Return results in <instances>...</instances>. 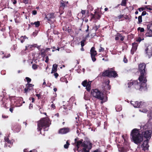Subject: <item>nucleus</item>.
Instances as JSON below:
<instances>
[{"mask_svg":"<svg viewBox=\"0 0 152 152\" xmlns=\"http://www.w3.org/2000/svg\"><path fill=\"white\" fill-rule=\"evenodd\" d=\"M37 130L42 134L41 130L42 128L44 131H48V128L51 124L49 118L47 117L43 118L37 121Z\"/></svg>","mask_w":152,"mask_h":152,"instance_id":"f257e3e1","label":"nucleus"},{"mask_svg":"<svg viewBox=\"0 0 152 152\" xmlns=\"http://www.w3.org/2000/svg\"><path fill=\"white\" fill-rule=\"evenodd\" d=\"M130 135L132 140L136 144L138 145L143 141V137L140 133L139 129H133L131 132Z\"/></svg>","mask_w":152,"mask_h":152,"instance_id":"f03ea898","label":"nucleus"},{"mask_svg":"<svg viewBox=\"0 0 152 152\" xmlns=\"http://www.w3.org/2000/svg\"><path fill=\"white\" fill-rule=\"evenodd\" d=\"M91 94L95 98L102 101L101 103L104 102L107 100V97L97 89H92Z\"/></svg>","mask_w":152,"mask_h":152,"instance_id":"7ed1b4c3","label":"nucleus"},{"mask_svg":"<svg viewBox=\"0 0 152 152\" xmlns=\"http://www.w3.org/2000/svg\"><path fill=\"white\" fill-rule=\"evenodd\" d=\"M139 81L140 82L138 83L137 80V83H135L134 86L136 89L142 91L143 88L146 86V83L147 80L146 78L145 77L144 78H143L141 81Z\"/></svg>","mask_w":152,"mask_h":152,"instance_id":"20e7f679","label":"nucleus"},{"mask_svg":"<svg viewBox=\"0 0 152 152\" xmlns=\"http://www.w3.org/2000/svg\"><path fill=\"white\" fill-rule=\"evenodd\" d=\"M139 71L140 73V75L138 78L139 80L141 81L143 78H144L145 75L146 74L145 69L146 65L144 63H141L139 65Z\"/></svg>","mask_w":152,"mask_h":152,"instance_id":"39448f33","label":"nucleus"},{"mask_svg":"<svg viewBox=\"0 0 152 152\" xmlns=\"http://www.w3.org/2000/svg\"><path fill=\"white\" fill-rule=\"evenodd\" d=\"M81 147H83L80 152H89L92 148V144L90 142L84 141L82 142Z\"/></svg>","mask_w":152,"mask_h":152,"instance_id":"423d86ee","label":"nucleus"},{"mask_svg":"<svg viewBox=\"0 0 152 152\" xmlns=\"http://www.w3.org/2000/svg\"><path fill=\"white\" fill-rule=\"evenodd\" d=\"M0 102L1 107L7 109L8 108V106L11 104L10 101L9 99H6L4 98H2Z\"/></svg>","mask_w":152,"mask_h":152,"instance_id":"0eeeda50","label":"nucleus"},{"mask_svg":"<svg viewBox=\"0 0 152 152\" xmlns=\"http://www.w3.org/2000/svg\"><path fill=\"white\" fill-rule=\"evenodd\" d=\"M69 2L68 1H64L63 0H61L60 1V7L59 10L61 13H63L64 11V9L66 7H68Z\"/></svg>","mask_w":152,"mask_h":152,"instance_id":"6e6552de","label":"nucleus"},{"mask_svg":"<svg viewBox=\"0 0 152 152\" xmlns=\"http://www.w3.org/2000/svg\"><path fill=\"white\" fill-rule=\"evenodd\" d=\"M91 56L93 62H95L96 60L95 56H96L97 54V51L95 50V48L94 47H93L91 49L90 51Z\"/></svg>","mask_w":152,"mask_h":152,"instance_id":"1a4fd4ad","label":"nucleus"},{"mask_svg":"<svg viewBox=\"0 0 152 152\" xmlns=\"http://www.w3.org/2000/svg\"><path fill=\"white\" fill-rule=\"evenodd\" d=\"M83 86L84 87H86V89L87 91H89L91 89V82H88L87 80H85L82 82L81 83Z\"/></svg>","mask_w":152,"mask_h":152,"instance_id":"9d476101","label":"nucleus"},{"mask_svg":"<svg viewBox=\"0 0 152 152\" xmlns=\"http://www.w3.org/2000/svg\"><path fill=\"white\" fill-rule=\"evenodd\" d=\"M34 85L32 84L27 83L26 85V88L24 89V93L26 94L28 92L32 90L33 89Z\"/></svg>","mask_w":152,"mask_h":152,"instance_id":"9b49d317","label":"nucleus"},{"mask_svg":"<svg viewBox=\"0 0 152 152\" xmlns=\"http://www.w3.org/2000/svg\"><path fill=\"white\" fill-rule=\"evenodd\" d=\"M142 134L145 138L149 140L151 137L152 132L151 130H147L143 131Z\"/></svg>","mask_w":152,"mask_h":152,"instance_id":"f8f14e48","label":"nucleus"},{"mask_svg":"<svg viewBox=\"0 0 152 152\" xmlns=\"http://www.w3.org/2000/svg\"><path fill=\"white\" fill-rule=\"evenodd\" d=\"M147 28L148 29L147 32L145 33L146 36H152V23L149 24L147 26Z\"/></svg>","mask_w":152,"mask_h":152,"instance_id":"ddd939ff","label":"nucleus"},{"mask_svg":"<svg viewBox=\"0 0 152 152\" xmlns=\"http://www.w3.org/2000/svg\"><path fill=\"white\" fill-rule=\"evenodd\" d=\"M145 102L141 101L140 102L138 101L134 102L133 103H132V104L134 107L136 108L142 107L143 106Z\"/></svg>","mask_w":152,"mask_h":152,"instance_id":"4468645a","label":"nucleus"},{"mask_svg":"<svg viewBox=\"0 0 152 152\" xmlns=\"http://www.w3.org/2000/svg\"><path fill=\"white\" fill-rule=\"evenodd\" d=\"M149 140L148 139L145 140L142 144L141 145V147L142 148V149L144 151L148 150L149 145H148V142Z\"/></svg>","mask_w":152,"mask_h":152,"instance_id":"2eb2a0df","label":"nucleus"},{"mask_svg":"<svg viewBox=\"0 0 152 152\" xmlns=\"http://www.w3.org/2000/svg\"><path fill=\"white\" fill-rule=\"evenodd\" d=\"M70 130V129L69 127H64L59 129L58 133L61 134H65L69 132Z\"/></svg>","mask_w":152,"mask_h":152,"instance_id":"dca6fc26","label":"nucleus"},{"mask_svg":"<svg viewBox=\"0 0 152 152\" xmlns=\"http://www.w3.org/2000/svg\"><path fill=\"white\" fill-rule=\"evenodd\" d=\"M132 47L131 50V53L132 55H133L137 49L138 44L137 42H134L132 43Z\"/></svg>","mask_w":152,"mask_h":152,"instance_id":"f3484780","label":"nucleus"},{"mask_svg":"<svg viewBox=\"0 0 152 152\" xmlns=\"http://www.w3.org/2000/svg\"><path fill=\"white\" fill-rule=\"evenodd\" d=\"M111 69H111L110 70H109V77L115 78L118 76V74L116 71L114 70H111Z\"/></svg>","mask_w":152,"mask_h":152,"instance_id":"a211bd4d","label":"nucleus"},{"mask_svg":"<svg viewBox=\"0 0 152 152\" xmlns=\"http://www.w3.org/2000/svg\"><path fill=\"white\" fill-rule=\"evenodd\" d=\"M21 129V126L19 125H14L12 128V130L14 132H18L20 131Z\"/></svg>","mask_w":152,"mask_h":152,"instance_id":"6ab92c4d","label":"nucleus"},{"mask_svg":"<svg viewBox=\"0 0 152 152\" xmlns=\"http://www.w3.org/2000/svg\"><path fill=\"white\" fill-rule=\"evenodd\" d=\"M54 18V13L53 12L48 13L45 15V18L48 21H50L51 19H53Z\"/></svg>","mask_w":152,"mask_h":152,"instance_id":"aec40b11","label":"nucleus"},{"mask_svg":"<svg viewBox=\"0 0 152 152\" xmlns=\"http://www.w3.org/2000/svg\"><path fill=\"white\" fill-rule=\"evenodd\" d=\"M83 141V140L81 139L80 140L77 141L76 143V146L77 147V150L78 151V152H80L81 151H79V148L80 146L82 145V143Z\"/></svg>","mask_w":152,"mask_h":152,"instance_id":"412c9836","label":"nucleus"},{"mask_svg":"<svg viewBox=\"0 0 152 152\" xmlns=\"http://www.w3.org/2000/svg\"><path fill=\"white\" fill-rule=\"evenodd\" d=\"M137 83V80H131L128 83V87L130 88L132 86H134L135 83Z\"/></svg>","mask_w":152,"mask_h":152,"instance_id":"4be33fe9","label":"nucleus"},{"mask_svg":"<svg viewBox=\"0 0 152 152\" xmlns=\"http://www.w3.org/2000/svg\"><path fill=\"white\" fill-rule=\"evenodd\" d=\"M58 67V65L56 64H53V67L51 71V73H54L56 72L57 71V68Z\"/></svg>","mask_w":152,"mask_h":152,"instance_id":"5701e85b","label":"nucleus"},{"mask_svg":"<svg viewBox=\"0 0 152 152\" xmlns=\"http://www.w3.org/2000/svg\"><path fill=\"white\" fill-rule=\"evenodd\" d=\"M109 70H106L102 73V76L103 77H109Z\"/></svg>","mask_w":152,"mask_h":152,"instance_id":"b1692460","label":"nucleus"},{"mask_svg":"<svg viewBox=\"0 0 152 152\" xmlns=\"http://www.w3.org/2000/svg\"><path fill=\"white\" fill-rule=\"evenodd\" d=\"M31 25L33 26L34 25H35V26L36 27H38L40 25V23L39 21H37L35 22L34 23L31 22L30 23Z\"/></svg>","mask_w":152,"mask_h":152,"instance_id":"393cba45","label":"nucleus"},{"mask_svg":"<svg viewBox=\"0 0 152 152\" xmlns=\"http://www.w3.org/2000/svg\"><path fill=\"white\" fill-rule=\"evenodd\" d=\"M109 83L110 80H108L106 82L107 85L106 86H105V87H106V89L107 88V90H110L111 88V86L110 85Z\"/></svg>","mask_w":152,"mask_h":152,"instance_id":"a878e982","label":"nucleus"},{"mask_svg":"<svg viewBox=\"0 0 152 152\" xmlns=\"http://www.w3.org/2000/svg\"><path fill=\"white\" fill-rule=\"evenodd\" d=\"M33 47H34V45H28L26 46L24 50L26 51L28 49H30Z\"/></svg>","mask_w":152,"mask_h":152,"instance_id":"bb28decb","label":"nucleus"},{"mask_svg":"<svg viewBox=\"0 0 152 152\" xmlns=\"http://www.w3.org/2000/svg\"><path fill=\"white\" fill-rule=\"evenodd\" d=\"M47 53V51L46 50H45L43 51H41V55L43 57H45L46 55V53Z\"/></svg>","mask_w":152,"mask_h":152,"instance_id":"cd10ccee","label":"nucleus"},{"mask_svg":"<svg viewBox=\"0 0 152 152\" xmlns=\"http://www.w3.org/2000/svg\"><path fill=\"white\" fill-rule=\"evenodd\" d=\"M142 22V16L141 15L139 16L138 17V24Z\"/></svg>","mask_w":152,"mask_h":152,"instance_id":"c85d7f7f","label":"nucleus"},{"mask_svg":"<svg viewBox=\"0 0 152 152\" xmlns=\"http://www.w3.org/2000/svg\"><path fill=\"white\" fill-rule=\"evenodd\" d=\"M60 81H61L62 82H65L67 83H68V81L66 79V78L65 77H61L60 78Z\"/></svg>","mask_w":152,"mask_h":152,"instance_id":"c756f323","label":"nucleus"},{"mask_svg":"<svg viewBox=\"0 0 152 152\" xmlns=\"http://www.w3.org/2000/svg\"><path fill=\"white\" fill-rule=\"evenodd\" d=\"M38 107V108H39V110L40 111L41 113H43V106H41V107H40V106H37Z\"/></svg>","mask_w":152,"mask_h":152,"instance_id":"7c9ffc66","label":"nucleus"},{"mask_svg":"<svg viewBox=\"0 0 152 152\" xmlns=\"http://www.w3.org/2000/svg\"><path fill=\"white\" fill-rule=\"evenodd\" d=\"M69 145L70 144L69 142L68 141H67L66 142V144H65L64 145V148L66 149L68 148L69 147Z\"/></svg>","mask_w":152,"mask_h":152,"instance_id":"2f4dec72","label":"nucleus"},{"mask_svg":"<svg viewBox=\"0 0 152 152\" xmlns=\"http://www.w3.org/2000/svg\"><path fill=\"white\" fill-rule=\"evenodd\" d=\"M127 0H122L121 5L122 6H126V1Z\"/></svg>","mask_w":152,"mask_h":152,"instance_id":"473e14b6","label":"nucleus"},{"mask_svg":"<svg viewBox=\"0 0 152 152\" xmlns=\"http://www.w3.org/2000/svg\"><path fill=\"white\" fill-rule=\"evenodd\" d=\"M4 141L5 142H6L9 143H11V141L9 140V139L7 137H4Z\"/></svg>","mask_w":152,"mask_h":152,"instance_id":"72a5a7b5","label":"nucleus"},{"mask_svg":"<svg viewBox=\"0 0 152 152\" xmlns=\"http://www.w3.org/2000/svg\"><path fill=\"white\" fill-rule=\"evenodd\" d=\"M137 31H140V32H143L145 30L143 28L139 27L137 28Z\"/></svg>","mask_w":152,"mask_h":152,"instance_id":"f704fd0d","label":"nucleus"},{"mask_svg":"<svg viewBox=\"0 0 152 152\" xmlns=\"http://www.w3.org/2000/svg\"><path fill=\"white\" fill-rule=\"evenodd\" d=\"M120 34L119 33H117L116 34V36L115 37V39L116 40H118L119 39Z\"/></svg>","mask_w":152,"mask_h":152,"instance_id":"c9c22d12","label":"nucleus"},{"mask_svg":"<svg viewBox=\"0 0 152 152\" xmlns=\"http://www.w3.org/2000/svg\"><path fill=\"white\" fill-rule=\"evenodd\" d=\"M104 48H102L101 47V45H100V48L99 49V52H104Z\"/></svg>","mask_w":152,"mask_h":152,"instance_id":"e433bc0d","label":"nucleus"},{"mask_svg":"<svg viewBox=\"0 0 152 152\" xmlns=\"http://www.w3.org/2000/svg\"><path fill=\"white\" fill-rule=\"evenodd\" d=\"M148 47L146 48L145 49V54L147 55H148L149 56H150V55H152V53H151L150 54H149L148 52Z\"/></svg>","mask_w":152,"mask_h":152,"instance_id":"4c0bfd02","label":"nucleus"},{"mask_svg":"<svg viewBox=\"0 0 152 152\" xmlns=\"http://www.w3.org/2000/svg\"><path fill=\"white\" fill-rule=\"evenodd\" d=\"M38 66L35 64H34L32 65V68L36 70Z\"/></svg>","mask_w":152,"mask_h":152,"instance_id":"58836bf2","label":"nucleus"},{"mask_svg":"<svg viewBox=\"0 0 152 152\" xmlns=\"http://www.w3.org/2000/svg\"><path fill=\"white\" fill-rule=\"evenodd\" d=\"M123 18H124V15H121L118 16V19L119 20H119V21L124 20V19H121Z\"/></svg>","mask_w":152,"mask_h":152,"instance_id":"ea45409f","label":"nucleus"},{"mask_svg":"<svg viewBox=\"0 0 152 152\" xmlns=\"http://www.w3.org/2000/svg\"><path fill=\"white\" fill-rule=\"evenodd\" d=\"M25 79L26 80L28 83H30L31 80V78L28 77H26Z\"/></svg>","mask_w":152,"mask_h":152,"instance_id":"a19ab883","label":"nucleus"},{"mask_svg":"<svg viewBox=\"0 0 152 152\" xmlns=\"http://www.w3.org/2000/svg\"><path fill=\"white\" fill-rule=\"evenodd\" d=\"M95 18L97 19H99L101 17V15L98 14H95Z\"/></svg>","mask_w":152,"mask_h":152,"instance_id":"79ce46f5","label":"nucleus"},{"mask_svg":"<svg viewBox=\"0 0 152 152\" xmlns=\"http://www.w3.org/2000/svg\"><path fill=\"white\" fill-rule=\"evenodd\" d=\"M85 40L84 39H83L80 42L81 47H83L84 45V42H85Z\"/></svg>","mask_w":152,"mask_h":152,"instance_id":"37998d69","label":"nucleus"},{"mask_svg":"<svg viewBox=\"0 0 152 152\" xmlns=\"http://www.w3.org/2000/svg\"><path fill=\"white\" fill-rule=\"evenodd\" d=\"M63 108L65 109V110H66V111L68 110V109L69 110H70V109L69 108V107L68 108V106L67 105H64L63 106Z\"/></svg>","mask_w":152,"mask_h":152,"instance_id":"c03bdc74","label":"nucleus"},{"mask_svg":"<svg viewBox=\"0 0 152 152\" xmlns=\"http://www.w3.org/2000/svg\"><path fill=\"white\" fill-rule=\"evenodd\" d=\"M150 6V5H146L145 6V9H147V10H152V8H151L150 7H149Z\"/></svg>","mask_w":152,"mask_h":152,"instance_id":"a18cd8bd","label":"nucleus"},{"mask_svg":"<svg viewBox=\"0 0 152 152\" xmlns=\"http://www.w3.org/2000/svg\"><path fill=\"white\" fill-rule=\"evenodd\" d=\"M145 10V8L144 7H141L138 9V10L140 12H141L142 11H143Z\"/></svg>","mask_w":152,"mask_h":152,"instance_id":"49530a36","label":"nucleus"},{"mask_svg":"<svg viewBox=\"0 0 152 152\" xmlns=\"http://www.w3.org/2000/svg\"><path fill=\"white\" fill-rule=\"evenodd\" d=\"M119 38H120V40L121 41H123L125 37L124 36H122L120 34V37H119Z\"/></svg>","mask_w":152,"mask_h":152,"instance_id":"de8ad7c7","label":"nucleus"},{"mask_svg":"<svg viewBox=\"0 0 152 152\" xmlns=\"http://www.w3.org/2000/svg\"><path fill=\"white\" fill-rule=\"evenodd\" d=\"M86 10H82L81 11V13L83 15H86Z\"/></svg>","mask_w":152,"mask_h":152,"instance_id":"09e8293b","label":"nucleus"},{"mask_svg":"<svg viewBox=\"0 0 152 152\" xmlns=\"http://www.w3.org/2000/svg\"><path fill=\"white\" fill-rule=\"evenodd\" d=\"M36 96L37 97L38 99H39L41 98V94H36Z\"/></svg>","mask_w":152,"mask_h":152,"instance_id":"8fccbe9b","label":"nucleus"},{"mask_svg":"<svg viewBox=\"0 0 152 152\" xmlns=\"http://www.w3.org/2000/svg\"><path fill=\"white\" fill-rule=\"evenodd\" d=\"M99 26L96 25H95V26L94 27V28L95 30V31H96L99 28Z\"/></svg>","mask_w":152,"mask_h":152,"instance_id":"3c124183","label":"nucleus"},{"mask_svg":"<svg viewBox=\"0 0 152 152\" xmlns=\"http://www.w3.org/2000/svg\"><path fill=\"white\" fill-rule=\"evenodd\" d=\"M123 61L125 63H127V59L126 58L125 56H124V58L123 59Z\"/></svg>","mask_w":152,"mask_h":152,"instance_id":"603ef678","label":"nucleus"},{"mask_svg":"<svg viewBox=\"0 0 152 152\" xmlns=\"http://www.w3.org/2000/svg\"><path fill=\"white\" fill-rule=\"evenodd\" d=\"M37 14V11L36 10H34L32 11V14L35 15Z\"/></svg>","mask_w":152,"mask_h":152,"instance_id":"864d4df0","label":"nucleus"},{"mask_svg":"<svg viewBox=\"0 0 152 152\" xmlns=\"http://www.w3.org/2000/svg\"><path fill=\"white\" fill-rule=\"evenodd\" d=\"M13 108L14 107H12V106H10V111L11 113H13Z\"/></svg>","mask_w":152,"mask_h":152,"instance_id":"5fc2aeb1","label":"nucleus"},{"mask_svg":"<svg viewBox=\"0 0 152 152\" xmlns=\"http://www.w3.org/2000/svg\"><path fill=\"white\" fill-rule=\"evenodd\" d=\"M147 13L145 11H143L142 12V14H141V16H144V15H146Z\"/></svg>","mask_w":152,"mask_h":152,"instance_id":"6e6d98bb","label":"nucleus"},{"mask_svg":"<svg viewBox=\"0 0 152 152\" xmlns=\"http://www.w3.org/2000/svg\"><path fill=\"white\" fill-rule=\"evenodd\" d=\"M17 48V45L16 44L14 45H13V49L14 50H15Z\"/></svg>","mask_w":152,"mask_h":152,"instance_id":"4d7b16f0","label":"nucleus"},{"mask_svg":"<svg viewBox=\"0 0 152 152\" xmlns=\"http://www.w3.org/2000/svg\"><path fill=\"white\" fill-rule=\"evenodd\" d=\"M10 54H9L7 56H6V55H5L4 57H3V58H8L10 57Z\"/></svg>","mask_w":152,"mask_h":152,"instance_id":"13d9d810","label":"nucleus"},{"mask_svg":"<svg viewBox=\"0 0 152 152\" xmlns=\"http://www.w3.org/2000/svg\"><path fill=\"white\" fill-rule=\"evenodd\" d=\"M54 75L56 78H57L58 76V74L56 72L54 73Z\"/></svg>","mask_w":152,"mask_h":152,"instance_id":"bf43d9fd","label":"nucleus"},{"mask_svg":"<svg viewBox=\"0 0 152 152\" xmlns=\"http://www.w3.org/2000/svg\"><path fill=\"white\" fill-rule=\"evenodd\" d=\"M29 0H23V2L25 4H27Z\"/></svg>","mask_w":152,"mask_h":152,"instance_id":"052dcab7","label":"nucleus"},{"mask_svg":"<svg viewBox=\"0 0 152 152\" xmlns=\"http://www.w3.org/2000/svg\"><path fill=\"white\" fill-rule=\"evenodd\" d=\"M49 60V58L48 56H47L46 57V60H45V62L46 63H48Z\"/></svg>","mask_w":152,"mask_h":152,"instance_id":"680f3d73","label":"nucleus"},{"mask_svg":"<svg viewBox=\"0 0 152 152\" xmlns=\"http://www.w3.org/2000/svg\"><path fill=\"white\" fill-rule=\"evenodd\" d=\"M65 30L66 31H67L69 33H70L72 31V29L66 28V29Z\"/></svg>","mask_w":152,"mask_h":152,"instance_id":"e2e57ef3","label":"nucleus"},{"mask_svg":"<svg viewBox=\"0 0 152 152\" xmlns=\"http://www.w3.org/2000/svg\"><path fill=\"white\" fill-rule=\"evenodd\" d=\"M23 37V36L21 37H20V41H21V42L22 43H23L24 41H25V40L24 39H23V38L22 39V38Z\"/></svg>","mask_w":152,"mask_h":152,"instance_id":"0e129e2a","label":"nucleus"},{"mask_svg":"<svg viewBox=\"0 0 152 152\" xmlns=\"http://www.w3.org/2000/svg\"><path fill=\"white\" fill-rule=\"evenodd\" d=\"M51 107L52 108H53V109H54L56 108V106H55V105L53 104H52Z\"/></svg>","mask_w":152,"mask_h":152,"instance_id":"69168bd1","label":"nucleus"},{"mask_svg":"<svg viewBox=\"0 0 152 152\" xmlns=\"http://www.w3.org/2000/svg\"><path fill=\"white\" fill-rule=\"evenodd\" d=\"M51 84L50 83H47V85H46V86L50 87V86Z\"/></svg>","mask_w":152,"mask_h":152,"instance_id":"338daca9","label":"nucleus"},{"mask_svg":"<svg viewBox=\"0 0 152 152\" xmlns=\"http://www.w3.org/2000/svg\"><path fill=\"white\" fill-rule=\"evenodd\" d=\"M2 117L4 118H8V116L7 115H2Z\"/></svg>","mask_w":152,"mask_h":152,"instance_id":"774afa93","label":"nucleus"}]
</instances>
